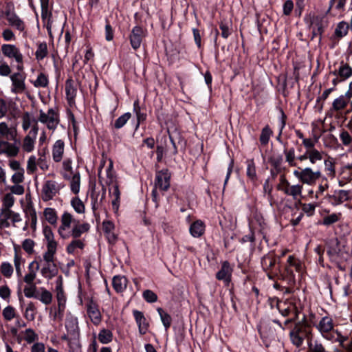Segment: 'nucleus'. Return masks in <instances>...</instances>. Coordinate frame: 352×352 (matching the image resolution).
<instances>
[{
    "label": "nucleus",
    "instance_id": "obj_59",
    "mask_svg": "<svg viewBox=\"0 0 352 352\" xmlns=\"http://www.w3.org/2000/svg\"><path fill=\"white\" fill-rule=\"evenodd\" d=\"M49 80L47 76L43 74L40 73L36 79L33 82L35 87H46L48 85Z\"/></svg>",
    "mask_w": 352,
    "mask_h": 352
},
{
    "label": "nucleus",
    "instance_id": "obj_57",
    "mask_svg": "<svg viewBox=\"0 0 352 352\" xmlns=\"http://www.w3.org/2000/svg\"><path fill=\"white\" fill-rule=\"evenodd\" d=\"M272 134V131L268 125L265 126L261 131L260 135V142L263 145L268 144L270 138Z\"/></svg>",
    "mask_w": 352,
    "mask_h": 352
},
{
    "label": "nucleus",
    "instance_id": "obj_5",
    "mask_svg": "<svg viewBox=\"0 0 352 352\" xmlns=\"http://www.w3.org/2000/svg\"><path fill=\"white\" fill-rule=\"evenodd\" d=\"M294 176L302 184L308 186L314 185L317 180L322 177L321 171L318 169L314 170L311 167L300 168L293 171Z\"/></svg>",
    "mask_w": 352,
    "mask_h": 352
},
{
    "label": "nucleus",
    "instance_id": "obj_24",
    "mask_svg": "<svg viewBox=\"0 0 352 352\" xmlns=\"http://www.w3.org/2000/svg\"><path fill=\"white\" fill-rule=\"evenodd\" d=\"M65 143L62 140H56L52 148V159L55 162H60L63 157Z\"/></svg>",
    "mask_w": 352,
    "mask_h": 352
},
{
    "label": "nucleus",
    "instance_id": "obj_18",
    "mask_svg": "<svg viewBox=\"0 0 352 352\" xmlns=\"http://www.w3.org/2000/svg\"><path fill=\"white\" fill-rule=\"evenodd\" d=\"M87 313L91 322L94 325H98L102 321V315L98 305L92 300L87 305Z\"/></svg>",
    "mask_w": 352,
    "mask_h": 352
},
{
    "label": "nucleus",
    "instance_id": "obj_31",
    "mask_svg": "<svg viewBox=\"0 0 352 352\" xmlns=\"http://www.w3.org/2000/svg\"><path fill=\"white\" fill-rule=\"evenodd\" d=\"M16 136V131L14 128L9 127L5 122H0V138L12 140Z\"/></svg>",
    "mask_w": 352,
    "mask_h": 352
},
{
    "label": "nucleus",
    "instance_id": "obj_6",
    "mask_svg": "<svg viewBox=\"0 0 352 352\" xmlns=\"http://www.w3.org/2000/svg\"><path fill=\"white\" fill-rule=\"evenodd\" d=\"M38 121L44 124L49 130L54 131L60 123L59 114L54 108L49 109L47 112L40 110Z\"/></svg>",
    "mask_w": 352,
    "mask_h": 352
},
{
    "label": "nucleus",
    "instance_id": "obj_7",
    "mask_svg": "<svg viewBox=\"0 0 352 352\" xmlns=\"http://www.w3.org/2000/svg\"><path fill=\"white\" fill-rule=\"evenodd\" d=\"M305 22L312 30L313 38L318 35H321L327 27V21L325 16L321 14H309L305 18Z\"/></svg>",
    "mask_w": 352,
    "mask_h": 352
},
{
    "label": "nucleus",
    "instance_id": "obj_41",
    "mask_svg": "<svg viewBox=\"0 0 352 352\" xmlns=\"http://www.w3.org/2000/svg\"><path fill=\"white\" fill-rule=\"evenodd\" d=\"M70 189L74 194H78L80 191V176L78 172H76L71 175L70 178Z\"/></svg>",
    "mask_w": 352,
    "mask_h": 352
},
{
    "label": "nucleus",
    "instance_id": "obj_8",
    "mask_svg": "<svg viewBox=\"0 0 352 352\" xmlns=\"http://www.w3.org/2000/svg\"><path fill=\"white\" fill-rule=\"evenodd\" d=\"M315 327L324 339L328 341L333 340L332 331L334 329V322L331 316H323Z\"/></svg>",
    "mask_w": 352,
    "mask_h": 352
},
{
    "label": "nucleus",
    "instance_id": "obj_37",
    "mask_svg": "<svg viewBox=\"0 0 352 352\" xmlns=\"http://www.w3.org/2000/svg\"><path fill=\"white\" fill-rule=\"evenodd\" d=\"M40 293H37L36 299L40 300L44 305H50L52 301V294L45 287L39 288Z\"/></svg>",
    "mask_w": 352,
    "mask_h": 352
},
{
    "label": "nucleus",
    "instance_id": "obj_20",
    "mask_svg": "<svg viewBox=\"0 0 352 352\" xmlns=\"http://www.w3.org/2000/svg\"><path fill=\"white\" fill-rule=\"evenodd\" d=\"M324 153L318 150L306 151L302 155L296 157V160L303 162L309 160L311 164L314 165L323 158Z\"/></svg>",
    "mask_w": 352,
    "mask_h": 352
},
{
    "label": "nucleus",
    "instance_id": "obj_48",
    "mask_svg": "<svg viewBox=\"0 0 352 352\" xmlns=\"http://www.w3.org/2000/svg\"><path fill=\"white\" fill-rule=\"evenodd\" d=\"M44 216L47 222L50 224H55L57 222L58 217L55 209L47 208L44 210Z\"/></svg>",
    "mask_w": 352,
    "mask_h": 352
},
{
    "label": "nucleus",
    "instance_id": "obj_22",
    "mask_svg": "<svg viewBox=\"0 0 352 352\" xmlns=\"http://www.w3.org/2000/svg\"><path fill=\"white\" fill-rule=\"evenodd\" d=\"M14 254L13 257L14 265L16 271V275L19 280L22 278V268L25 263V259L23 257L21 253L18 250V248H14Z\"/></svg>",
    "mask_w": 352,
    "mask_h": 352
},
{
    "label": "nucleus",
    "instance_id": "obj_9",
    "mask_svg": "<svg viewBox=\"0 0 352 352\" xmlns=\"http://www.w3.org/2000/svg\"><path fill=\"white\" fill-rule=\"evenodd\" d=\"M303 186L300 184L291 185L285 177H281L280 184L278 189L283 192L286 195L291 196L294 200H299L302 197Z\"/></svg>",
    "mask_w": 352,
    "mask_h": 352
},
{
    "label": "nucleus",
    "instance_id": "obj_38",
    "mask_svg": "<svg viewBox=\"0 0 352 352\" xmlns=\"http://www.w3.org/2000/svg\"><path fill=\"white\" fill-rule=\"evenodd\" d=\"M77 93V89L74 85L73 80L68 79L65 83V94L68 102L70 103L74 101Z\"/></svg>",
    "mask_w": 352,
    "mask_h": 352
},
{
    "label": "nucleus",
    "instance_id": "obj_29",
    "mask_svg": "<svg viewBox=\"0 0 352 352\" xmlns=\"http://www.w3.org/2000/svg\"><path fill=\"white\" fill-rule=\"evenodd\" d=\"M41 274L43 277L50 280L58 274V268L54 263H44L41 269Z\"/></svg>",
    "mask_w": 352,
    "mask_h": 352
},
{
    "label": "nucleus",
    "instance_id": "obj_34",
    "mask_svg": "<svg viewBox=\"0 0 352 352\" xmlns=\"http://www.w3.org/2000/svg\"><path fill=\"white\" fill-rule=\"evenodd\" d=\"M246 168V175L249 179L252 182L255 183L257 180V175L256 170V165L253 159L247 160L245 162Z\"/></svg>",
    "mask_w": 352,
    "mask_h": 352
},
{
    "label": "nucleus",
    "instance_id": "obj_42",
    "mask_svg": "<svg viewBox=\"0 0 352 352\" xmlns=\"http://www.w3.org/2000/svg\"><path fill=\"white\" fill-rule=\"evenodd\" d=\"M74 239L68 244L66 250L69 254H74L77 249L82 250L84 248L85 244L82 240Z\"/></svg>",
    "mask_w": 352,
    "mask_h": 352
},
{
    "label": "nucleus",
    "instance_id": "obj_30",
    "mask_svg": "<svg viewBox=\"0 0 352 352\" xmlns=\"http://www.w3.org/2000/svg\"><path fill=\"white\" fill-rule=\"evenodd\" d=\"M204 231L205 225L201 220L195 221L190 225L189 228L190 234L195 238L201 236L204 233Z\"/></svg>",
    "mask_w": 352,
    "mask_h": 352
},
{
    "label": "nucleus",
    "instance_id": "obj_25",
    "mask_svg": "<svg viewBox=\"0 0 352 352\" xmlns=\"http://www.w3.org/2000/svg\"><path fill=\"white\" fill-rule=\"evenodd\" d=\"M6 16L10 26L14 28L20 32L24 31V22L14 12H12L10 11L6 12Z\"/></svg>",
    "mask_w": 352,
    "mask_h": 352
},
{
    "label": "nucleus",
    "instance_id": "obj_46",
    "mask_svg": "<svg viewBox=\"0 0 352 352\" xmlns=\"http://www.w3.org/2000/svg\"><path fill=\"white\" fill-rule=\"evenodd\" d=\"M15 198L9 192L6 193L2 198V210H11L14 206Z\"/></svg>",
    "mask_w": 352,
    "mask_h": 352
},
{
    "label": "nucleus",
    "instance_id": "obj_47",
    "mask_svg": "<svg viewBox=\"0 0 352 352\" xmlns=\"http://www.w3.org/2000/svg\"><path fill=\"white\" fill-rule=\"evenodd\" d=\"M0 272L4 277L9 278L14 273V268L10 263L4 261L0 265Z\"/></svg>",
    "mask_w": 352,
    "mask_h": 352
},
{
    "label": "nucleus",
    "instance_id": "obj_3",
    "mask_svg": "<svg viewBox=\"0 0 352 352\" xmlns=\"http://www.w3.org/2000/svg\"><path fill=\"white\" fill-rule=\"evenodd\" d=\"M327 254L331 261L340 263L347 261L349 255L344 245H342L338 238H332L327 243Z\"/></svg>",
    "mask_w": 352,
    "mask_h": 352
},
{
    "label": "nucleus",
    "instance_id": "obj_10",
    "mask_svg": "<svg viewBox=\"0 0 352 352\" xmlns=\"http://www.w3.org/2000/svg\"><path fill=\"white\" fill-rule=\"evenodd\" d=\"M64 187L61 183L55 180H46L42 186V199L43 201L52 200Z\"/></svg>",
    "mask_w": 352,
    "mask_h": 352
},
{
    "label": "nucleus",
    "instance_id": "obj_21",
    "mask_svg": "<svg viewBox=\"0 0 352 352\" xmlns=\"http://www.w3.org/2000/svg\"><path fill=\"white\" fill-rule=\"evenodd\" d=\"M232 268L228 261L223 262L220 270L217 273L216 278L219 280H223L226 283H229L231 280Z\"/></svg>",
    "mask_w": 352,
    "mask_h": 352
},
{
    "label": "nucleus",
    "instance_id": "obj_49",
    "mask_svg": "<svg viewBox=\"0 0 352 352\" xmlns=\"http://www.w3.org/2000/svg\"><path fill=\"white\" fill-rule=\"evenodd\" d=\"M21 333L23 336L24 340L28 344L33 343L38 338V335L31 328L26 329L25 331H22Z\"/></svg>",
    "mask_w": 352,
    "mask_h": 352
},
{
    "label": "nucleus",
    "instance_id": "obj_23",
    "mask_svg": "<svg viewBox=\"0 0 352 352\" xmlns=\"http://www.w3.org/2000/svg\"><path fill=\"white\" fill-rule=\"evenodd\" d=\"M19 148L16 144L10 143L8 141H0V154H5L10 157L17 155Z\"/></svg>",
    "mask_w": 352,
    "mask_h": 352
},
{
    "label": "nucleus",
    "instance_id": "obj_63",
    "mask_svg": "<svg viewBox=\"0 0 352 352\" xmlns=\"http://www.w3.org/2000/svg\"><path fill=\"white\" fill-rule=\"evenodd\" d=\"M329 185L327 179V177H324L318 186V190L315 193V197L317 199L320 197L324 194V191L329 188Z\"/></svg>",
    "mask_w": 352,
    "mask_h": 352
},
{
    "label": "nucleus",
    "instance_id": "obj_36",
    "mask_svg": "<svg viewBox=\"0 0 352 352\" xmlns=\"http://www.w3.org/2000/svg\"><path fill=\"white\" fill-rule=\"evenodd\" d=\"M98 339L102 344H107L111 342L113 339L112 331L105 328L101 329L98 333Z\"/></svg>",
    "mask_w": 352,
    "mask_h": 352
},
{
    "label": "nucleus",
    "instance_id": "obj_4",
    "mask_svg": "<svg viewBox=\"0 0 352 352\" xmlns=\"http://www.w3.org/2000/svg\"><path fill=\"white\" fill-rule=\"evenodd\" d=\"M47 148L44 147L42 149L38 150V157L34 155H32L28 157L26 168L28 174L35 173L37 170V166L44 171L49 169L50 166L47 159Z\"/></svg>",
    "mask_w": 352,
    "mask_h": 352
},
{
    "label": "nucleus",
    "instance_id": "obj_17",
    "mask_svg": "<svg viewBox=\"0 0 352 352\" xmlns=\"http://www.w3.org/2000/svg\"><path fill=\"white\" fill-rule=\"evenodd\" d=\"M12 81L11 91L14 94H20L25 89V77L19 72L14 73L10 76Z\"/></svg>",
    "mask_w": 352,
    "mask_h": 352
},
{
    "label": "nucleus",
    "instance_id": "obj_1",
    "mask_svg": "<svg viewBox=\"0 0 352 352\" xmlns=\"http://www.w3.org/2000/svg\"><path fill=\"white\" fill-rule=\"evenodd\" d=\"M89 224L80 223L73 215L64 212L60 217V225L58 228V233L63 239H68L71 237L77 239L89 230Z\"/></svg>",
    "mask_w": 352,
    "mask_h": 352
},
{
    "label": "nucleus",
    "instance_id": "obj_39",
    "mask_svg": "<svg viewBox=\"0 0 352 352\" xmlns=\"http://www.w3.org/2000/svg\"><path fill=\"white\" fill-rule=\"evenodd\" d=\"M72 168V160L70 158H66L63 162L62 176L65 179H70L71 175L74 174Z\"/></svg>",
    "mask_w": 352,
    "mask_h": 352
},
{
    "label": "nucleus",
    "instance_id": "obj_12",
    "mask_svg": "<svg viewBox=\"0 0 352 352\" xmlns=\"http://www.w3.org/2000/svg\"><path fill=\"white\" fill-rule=\"evenodd\" d=\"M22 221L21 216L19 213L12 210H2L0 216V227L9 228L11 225L17 228V224Z\"/></svg>",
    "mask_w": 352,
    "mask_h": 352
},
{
    "label": "nucleus",
    "instance_id": "obj_26",
    "mask_svg": "<svg viewBox=\"0 0 352 352\" xmlns=\"http://www.w3.org/2000/svg\"><path fill=\"white\" fill-rule=\"evenodd\" d=\"M133 316L138 326L139 332L144 335L148 331V324L142 312L134 310L133 311Z\"/></svg>",
    "mask_w": 352,
    "mask_h": 352
},
{
    "label": "nucleus",
    "instance_id": "obj_55",
    "mask_svg": "<svg viewBox=\"0 0 352 352\" xmlns=\"http://www.w3.org/2000/svg\"><path fill=\"white\" fill-rule=\"evenodd\" d=\"M52 12L49 8H41V18L48 30H50L52 28Z\"/></svg>",
    "mask_w": 352,
    "mask_h": 352
},
{
    "label": "nucleus",
    "instance_id": "obj_19",
    "mask_svg": "<svg viewBox=\"0 0 352 352\" xmlns=\"http://www.w3.org/2000/svg\"><path fill=\"white\" fill-rule=\"evenodd\" d=\"M37 225V215L34 208H30L25 211V221L22 228L23 231H28L29 227L31 228L33 232L36 230Z\"/></svg>",
    "mask_w": 352,
    "mask_h": 352
},
{
    "label": "nucleus",
    "instance_id": "obj_44",
    "mask_svg": "<svg viewBox=\"0 0 352 352\" xmlns=\"http://www.w3.org/2000/svg\"><path fill=\"white\" fill-rule=\"evenodd\" d=\"M57 246H47V250L43 254L45 263H54Z\"/></svg>",
    "mask_w": 352,
    "mask_h": 352
},
{
    "label": "nucleus",
    "instance_id": "obj_14",
    "mask_svg": "<svg viewBox=\"0 0 352 352\" xmlns=\"http://www.w3.org/2000/svg\"><path fill=\"white\" fill-rule=\"evenodd\" d=\"M146 34V30L141 26L136 25L132 28L129 35V39L131 45L133 50L140 48L142 40Z\"/></svg>",
    "mask_w": 352,
    "mask_h": 352
},
{
    "label": "nucleus",
    "instance_id": "obj_52",
    "mask_svg": "<svg viewBox=\"0 0 352 352\" xmlns=\"http://www.w3.org/2000/svg\"><path fill=\"white\" fill-rule=\"evenodd\" d=\"M349 25L344 21L340 22L335 30V35L338 38H342L348 33Z\"/></svg>",
    "mask_w": 352,
    "mask_h": 352
},
{
    "label": "nucleus",
    "instance_id": "obj_2",
    "mask_svg": "<svg viewBox=\"0 0 352 352\" xmlns=\"http://www.w3.org/2000/svg\"><path fill=\"white\" fill-rule=\"evenodd\" d=\"M289 338L291 342L296 347L302 346L305 340L308 345L309 340L314 339L311 327L307 323L305 317L302 320L295 323L289 332Z\"/></svg>",
    "mask_w": 352,
    "mask_h": 352
},
{
    "label": "nucleus",
    "instance_id": "obj_58",
    "mask_svg": "<svg viewBox=\"0 0 352 352\" xmlns=\"http://www.w3.org/2000/svg\"><path fill=\"white\" fill-rule=\"evenodd\" d=\"M45 239L47 241L46 246H57V242L54 240V234L50 228H45L43 230Z\"/></svg>",
    "mask_w": 352,
    "mask_h": 352
},
{
    "label": "nucleus",
    "instance_id": "obj_15",
    "mask_svg": "<svg viewBox=\"0 0 352 352\" xmlns=\"http://www.w3.org/2000/svg\"><path fill=\"white\" fill-rule=\"evenodd\" d=\"M170 172L168 169H162L156 173L155 188L160 190H167L170 184Z\"/></svg>",
    "mask_w": 352,
    "mask_h": 352
},
{
    "label": "nucleus",
    "instance_id": "obj_28",
    "mask_svg": "<svg viewBox=\"0 0 352 352\" xmlns=\"http://www.w3.org/2000/svg\"><path fill=\"white\" fill-rule=\"evenodd\" d=\"M326 197L334 205H338L346 201L348 198V192L345 190H335L333 195H327Z\"/></svg>",
    "mask_w": 352,
    "mask_h": 352
},
{
    "label": "nucleus",
    "instance_id": "obj_16",
    "mask_svg": "<svg viewBox=\"0 0 352 352\" xmlns=\"http://www.w3.org/2000/svg\"><path fill=\"white\" fill-rule=\"evenodd\" d=\"M267 228V223L262 214L256 212L253 218L249 221L250 230H256L265 238V231Z\"/></svg>",
    "mask_w": 352,
    "mask_h": 352
},
{
    "label": "nucleus",
    "instance_id": "obj_60",
    "mask_svg": "<svg viewBox=\"0 0 352 352\" xmlns=\"http://www.w3.org/2000/svg\"><path fill=\"white\" fill-rule=\"evenodd\" d=\"M47 55V46L46 43L43 42L39 43L35 52L36 58L38 60H43Z\"/></svg>",
    "mask_w": 352,
    "mask_h": 352
},
{
    "label": "nucleus",
    "instance_id": "obj_50",
    "mask_svg": "<svg viewBox=\"0 0 352 352\" xmlns=\"http://www.w3.org/2000/svg\"><path fill=\"white\" fill-rule=\"evenodd\" d=\"M285 157V161L288 163L289 166H297L296 163L295 150L294 148H290L287 150L285 149L283 151Z\"/></svg>",
    "mask_w": 352,
    "mask_h": 352
},
{
    "label": "nucleus",
    "instance_id": "obj_53",
    "mask_svg": "<svg viewBox=\"0 0 352 352\" xmlns=\"http://www.w3.org/2000/svg\"><path fill=\"white\" fill-rule=\"evenodd\" d=\"M324 170L329 177H334L336 175L335 163L331 158L324 160Z\"/></svg>",
    "mask_w": 352,
    "mask_h": 352
},
{
    "label": "nucleus",
    "instance_id": "obj_13",
    "mask_svg": "<svg viewBox=\"0 0 352 352\" xmlns=\"http://www.w3.org/2000/svg\"><path fill=\"white\" fill-rule=\"evenodd\" d=\"M2 54L11 59H14L17 63V69L21 71L23 69V56L19 48L14 45L3 44L1 46Z\"/></svg>",
    "mask_w": 352,
    "mask_h": 352
},
{
    "label": "nucleus",
    "instance_id": "obj_11",
    "mask_svg": "<svg viewBox=\"0 0 352 352\" xmlns=\"http://www.w3.org/2000/svg\"><path fill=\"white\" fill-rule=\"evenodd\" d=\"M56 296L58 302V311L55 313L54 319H62L63 314L65 308L67 298L63 291V278L58 276L56 280Z\"/></svg>",
    "mask_w": 352,
    "mask_h": 352
},
{
    "label": "nucleus",
    "instance_id": "obj_27",
    "mask_svg": "<svg viewBox=\"0 0 352 352\" xmlns=\"http://www.w3.org/2000/svg\"><path fill=\"white\" fill-rule=\"evenodd\" d=\"M65 328L68 333L76 337L79 333L78 321L76 317L69 315L65 320Z\"/></svg>",
    "mask_w": 352,
    "mask_h": 352
},
{
    "label": "nucleus",
    "instance_id": "obj_35",
    "mask_svg": "<svg viewBox=\"0 0 352 352\" xmlns=\"http://www.w3.org/2000/svg\"><path fill=\"white\" fill-rule=\"evenodd\" d=\"M112 284L117 292H122L126 288L127 279L123 276H116L113 278Z\"/></svg>",
    "mask_w": 352,
    "mask_h": 352
},
{
    "label": "nucleus",
    "instance_id": "obj_56",
    "mask_svg": "<svg viewBox=\"0 0 352 352\" xmlns=\"http://www.w3.org/2000/svg\"><path fill=\"white\" fill-rule=\"evenodd\" d=\"M36 309L35 305L32 302H29L25 308L24 317L29 321H33L35 318Z\"/></svg>",
    "mask_w": 352,
    "mask_h": 352
},
{
    "label": "nucleus",
    "instance_id": "obj_62",
    "mask_svg": "<svg viewBox=\"0 0 352 352\" xmlns=\"http://www.w3.org/2000/svg\"><path fill=\"white\" fill-rule=\"evenodd\" d=\"M131 117V114L129 112H126L122 114L116 120L114 123V127L117 129L122 128L129 121Z\"/></svg>",
    "mask_w": 352,
    "mask_h": 352
},
{
    "label": "nucleus",
    "instance_id": "obj_43",
    "mask_svg": "<svg viewBox=\"0 0 352 352\" xmlns=\"http://www.w3.org/2000/svg\"><path fill=\"white\" fill-rule=\"evenodd\" d=\"M36 138L26 135L22 143V149L26 153H31L34 151L35 146Z\"/></svg>",
    "mask_w": 352,
    "mask_h": 352
},
{
    "label": "nucleus",
    "instance_id": "obj_33",
    "mask_svg": "<svg viewBox=\"0 0 352 352\" xmlns=\"http://www.w3.org/2000/svg\"><path fill=\"white\" fill-rule=\"evenodd\" d=\"M287 264L285 266V270L288 274H293V272L291 269L292 267H294L296 272H301L302 270V266L300 261L295 258L294 256H289L287 258Z\"/></svg>",
    "mask_w": 352,
    "mask_h": 352
},
{
    "label": "nucleus",
    "instance_id": "obj_32",
    "mask_svg": "<svg viewBox=\"0 0 352 352\" xmlns=\"http://www.w3.org/2000/svg\"><path fill=\"white\" fill-rule=\"evenodd\" d=\"M276 263V258L270 254H266L261 258V266L265 272L277 270L275 267Z\"/></svg>",
    "mask_w": 352,
    "mask_h": 352
},
{
    "label": "nucleus",
    "instance_id": "obj_45",
    "mask_svg": "<svg viewBox=\"0 0 352 352\" xmlns=\"http://www.w3.org/2000/svg\"><path fill=\"white\" fill-rule=\"evenodd\" d=\"M352 75V69L347 64H343L340 65L338 69V76L340 78V80H344L349 78Z\"/></svg>",
    "mask_w": 352,
    "mask_h": 352
},
{
    "label": "nucleus",
    "instance_id": "obj_64",
    "mask_svg": "<svg viewBox=\"0 0 352 352\" xmlns=\"http://www.w3.org/2000/svg\"><path fill=\"white\" fill-rule=\"evenodd\" d=\"M71 205L76 212L79 214L84 213L85 206L82 201L78 197L73 198L71 200Z\"/></svg>",
    "mask_w": 352,
    "mask_h": 352
},
{
    "label": "nucleus",
    "instance_id": "obj_61",
    "mask_svg": "<svg viewBox=\"0 0 352 352\" xmlns=\"http://www.w3.org/2000/svg\"><path fill=\"white\" fill-rule=\"evenodd\" d=\"M157 311L160 316L161 320L163 323V325L164 326L165 329L167 330L171 324L170 316L168 314L164 312L162 308H157Z\"/></svg>",
    "mask_w": 352,
    "mask_h": 352
},
{
    "label": "nucleus",
    "instance_id": "obj_40",
    "mask_svg": "<svg viewBox=\"0 0 352 352\" xmlns=\"http://www.w3.org/2000/svg\"><path fill=\"white\" fill-rule=\"evenodd\" d=\"M2 316L3 319L10 322L16 318H19V314L16 313V310L14 307L11 305H8L2 311Z\"/></svg>",
    "mask_w": 352,
    "mask_h": 352
},
{
    "label": "nucleus",
    "instance_id": "obj_51",
    "mask_svg": "<svg viewBox=\"0 0 352 352\" xmlns=\"http://www.w3.org/2000/svg\"><path fill=\"white\" fill-rule=\"evenodd\" d=\"M6 189L10 190L9 193L12 195H22L25 192V188L21 184H14L13 185L6 186Z\"/></svg>",
    "mask_w": 352,
    "mask_h": 352
},
{
    "label": "nucleus",
    "instance_id": "obj_54",
    "mask_svg": "<svg viewBox=\"0 0 352 352\" xmlns=\"http://www.w3.org/2000/svg\"><path fill=\"white\" fill-rule=\"evenodd\" d=\"M347 102V99L344 96H340L333 102L332 110L340 111L346 107Z\"/></svg>",
    "mask_w": 352,
    "mask_h": 352
}]
</instances>
